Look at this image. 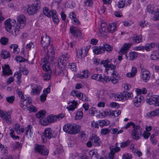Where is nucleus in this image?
<instances>
[{"mask_svg":"<svg viewBox=\"0 0 159 159\" xmlns=\"http://www.w3.org/2000/svg\"><path fill=\"white\" fill-rule=\"evenodd\" d=\"M63 130L69 134H75L80 131V126L76 124H67L63 127Z\"/></svg>","mask_w":159,"mask_h":159,"instance_id":"f257e3e1","label":"nucleus"},{"mask_svg":"<svg viewBox=\"0 0 159 159\" xmlns=\"http://www.w3.org/2000/svg\"><path fill=\"white\" fill-rule=\"evenodd\" d=\"M43 14L49 18L52 17L53 22L57 24L59 22L57 13L55 10H49L47 7H44L43 9Z\"/></svg>","mask_w":159,"mask_h":159,"instance_id":"f03ea898","label":"nucleus"},{"mask_svg":"<svg viewBox=\"0 0 159 159\" xmlns=\"http://www.w3.org/2000/svg\"><path fill=\"white\" fill-rule=\"evenodd\" d=\"M50 39L46 33H43L41 37L40 43L41 44L44 51L47 49L48 46L50 44Z\"/></svg>","mask_w":159,"mask_h":159,"instance_id":"7ed1b4c3","label":"nucleus"},{"mask_svg":"<svg viewBox=\"0 0 159 159\" xmlns=\"http://www.w3.org/2000/svg\"><path fill=\"white\" fill-rule=\"evenodd\" d=\"M52 130L50 128L46 129L43 133V135L42 136V142L46 143L47 141V139H50L52 138L55 137L56 135H53L52 133Z\"/></svg>","mask_w":159,"mask_h":159,"instance_id":"20e7f679","label":"nucleus"},{"mask_svg":"<svg viewBox=\"0 0 159 159\" xmlns=\"http://www.w3.org/2000/svg\"><path fill=\"white\" fill-rule=\"evenodd\" d=\"M146 102L150 105L153 104L156 106H159V95L151 96L150 98L146 99Z\"/></svg>","mask_w":159,"mask_h":159,"instance_id":"39448f33","label":"nucleus"},{"mask_svg":"<svg viewBox=\"0 0 159 159\" xmlns=\"http://www.w3.org/2000/svg\"><path fill=\"white\" fill-rule=\"evenodd\" d=\"M133 128L134 129L132 132V135L133 138L135 139H139V135H142V129L140 128L139 126L135 125Z\"/></svg>","mask_w":159,"mask_h":159,"instance_id":"423d86ee","label":"nucleus"},{"mask_svg":"<svg viewBox=\"0 0 159 159\" xmlns=\"http://www.w3.org/2000/svg\"><path fill=\"white\" fill-rule=\"evenodd\" d=\"M71 95L73 97H76L83 101H88V98L86 95L80 93L78 90H74L71 93Z\"/></svg>","mask_w":159,"mask_h":159,"instance_id":"0eeeda50","label":"nucleus"},{"mask_svg":"<svg viewBox=\"0 0 159 159\" xmlns=\"http://www.w3.org/2000/svg\"><path fill=\"white\" fill-rule=\"evenodd\" d=\"M0 116L2 119L7 124H11V119L10 116L7 112L2 111L0 109Z\"/></svg>","mask_w":159,"mask_h":159,"instance_id":"6e6552de","label":"nucleus"},{"mask_svg":"<svg viewBox=\"0 0 159 159\" xmlns=\"http://www.w3.org/2000/svg\"><path fill=\"white\" fill-rule=\"evenodd\" d=\"M16 23V21L14 20H11L10 19L7 20L5 22V28L6 30L10 32L12 27H14V26Z\"/></svg>","mask_w":159,"mask_h":159,"instance_id":"1a4fd4ad","label":"nucleus"},{"mask_svg":"<svg viewBox=\"0 0 159 159\" xmlns=\"http://www.w3.org/2000/svg\"><path fill=\"white\" fill-rule=\"evenodd\" d=\"M142 79L143 82H148L150 78V72L149 70L146 69H142L141 71Z\"/></svg>","mask_w":159,"mask_h":159,"instance_id":"9d476101","label":"nucleus"},{"mask_svg":"<svg viewBox=\"0 0 159 159\" xmlns=\"http://www.w3.org/2000/svg\"><path fill=\"white\" fill-rule=\"evenodd\" d=\"M26 13L30 15L35 14L38 10V6L35 5L34 4L28 5Z\"/></svg>","mask_w":159,"mask_h":159,"instance_id":"9b49d317","label":"nucleus"},{"mask_svg":"<svg viewBox=\"0 0 159 159\" xmlns=\"http://www.w3.org/2000/svg\"><path fill=\"white\" fill-rule=\"evenodd\" d=\"M89 140H91L93 145L94 146H99L101 143L100 138L95 134L92 135L89 138Z\"/></svg>","mask_w":159,"mask_h":159,"instance_id":"f8f14e48","label":"nucleus"},{"mask_svg":"<svg viewBox=\"0 0 159 159\" xmlns=\"http://www.w3.org/2000/svg\"><path fill=\"white\" fill-rule=\"evenodd\" d=\"M17 25L20 26L21 28H23L26 23V18L22 14L18 16L17 17Z\"/></svg>","mask_w":159,"mask_h":159,"instance_id":"ddd939ff","label":"nucleus"},{"mask_svg":"<svg viewBox=\"0 0 159 159\" xmlns=\"http://www.w3.org/2000/svg\"><path fill=\"white\" fill-rule=\"evenodd\" d=\"M147 11L149 13L152 14H155V16L153 17V19L155 21L159 20V10H157V12H155L153 11V7L149 5L147 7Z\"/></svg>","mask_w":159,"mask_h":159,"instance_id":"4468645a","label":"nucleus"},{"mask_svg":"<svg viewBox=\"0 0 159 159\" xmlns=\"http://www.w3.org/2000/svg\"><path fill=\"white\" fill-rule=\"evenodd\" d=\"M111 81L113 84H116L118 83V80L113 76L112 77H109L108 76H104L103 77L102 76L101 81L102 82H105L106 83H109Z\"/></svg>","mask_w":159,"mask_h":159,"instance_id":"2eb2a0df","label":"nucleus"},{"mask_svg":"<svg viewBox=\"0 0 159 159\" xmlns=\"http://www.w3.org/2000/svg\"><path fill=\"white\" fill-rule=\"evenodd\" d=\"M2 67V74L5 77L12 75V70L10 68V66L8 65L5 64Z\"/></svg>","mask_w":159,"mask_h":159,"instance_id":"dca6fc26","label":"nucleus"},{"mask_svg":"<svg viewBox=\"0 0 159 159\" xmlns=\"http://www.w3.org/2000/svg\"><path fill=\"white\" fill-rule=\"evenodd\" d=\"M51 91L50 86L49 85L46 89L43 90V93L40 95V102H44L46 100L47 94Z\"/></svg>","mask_w":159,"mask_h":159,"instance_id":"f3484780","label":"nucleus"},{"mask_svg":"<svg viewBox=\"0 0 159 159\" xmlns=\"http://www.w3.org/2000/svg\"><path fill=\"white\" fill-rule=\"evenodd\" d=\"M70 57V56L67 54H65L60 57L58 60V66L60 65L61 66V65L63 66L64 64L65 63L66 61L68 60Z\"/></svg>","mask_w":159,"mask_h":159,"instance_id":"a211bd4d","label":"nucleus"},{"mask_svg":"<svg viewBox=\"0 0 159 159\" xmlns=\"http://www.w3.org/2000/svg\"><path fill=\"white\" fill-rule=\"evenodd\" d=\"M101 45V47L103 50V53L105 52V51L110 52L113 49L112 46L106 43H104Z\"/></svg>","mask_w":159,"mask_h":159,"instance_id":"6ab92c4d","label":"nucleus"},{"mask_svg":"<svg viewBox=\"0 0 159 159\" xmlns=\"http://www.w3.org/2000/svg\"><path fill=\"white\" fill-rule=\"evenodd\" d=\"M143 97L140 95H138L134 99V105L137 107H139L142 101L143 100Z\"/></svg>","mask_w":159,"mask_h":159,"instance_id":"aec40b11","label":"nucleus"},{"mask_svg":"<svg viewBox=\"0 0 159 159\" xmlns=\"http://www.w3.org/2000/svg\"><path fill=\"white\" fill-rule=\"evenodd\" d=\"M154 47H156L157 49L158 50H159V44L151 43L149 44H147L144 47V49L146 51H150Z\"/></svg>","mask_w":159,"mask_h":159,"instance_id":"412c9836","label":"nucleus"},{"mask_svg":"<svg viewBox=\"0 0 159 159\" xmlns=\"http://www.w3.org/2000/svg\"><path fill=\"white\" fill-rule=\"evenodd\" d=\"M70 32L75 37H77L81 35V32L77 28L75 27H71L70 28Z\"/></svg>","mask_w":159,"mask_h":159,"instance_id":"4be33fe9","label":"nucleus"},{"mask_svg":"<svg viewBox=\"0 0 159 159\" xmlns=\"http://www.w3.org/2000/svg\"><path fill=\"white\" fill-rule=\"evenodd\" d=\"M131 45L132 44L131 43H125L124 44L123 47L120 50L121 54L127 53L128 50Z\"/></svg>","mask_w":159,"mask_h":159,"instance_id":"5701e85b","label":"nucleus"},{"mask_svg":"<svg viewBox=\"0 0 159 159\" xmlns=\"http://www.w3.org/2000/svg\"><path fill=\"white\" fill-rule=\"evenodd\" d=\"M69 105L67 107V108L69 110L73 111L77 108L78 103L75 100H73L70 102V104L69 103Z\"/></svg>","mask_w":159,"mask_h":159,"instance_id":"b1692460","label":"nucleus"},{"mask_svg":"<svg viewBox=\"0 0 159 159\" xmlns=\"http://www.w3.org/2000/svg\"><path fill=\"white\" fill-rule=\"evenodd\" d=\"M54 49L52 45L51 46V48L49 49V51L48 50L47 53V56L46 57L48 59L49 57H54Z\"/></svg>","mask_w":159,"mask_h":159,"instance_id":"393cba45","label":"nucleus"},{"mask_svg":"<svg viewBox=\"0 0 159 159\" xmlns=\"http://www.w3.org/2000/svg\"><path fill=\"white\" fill-rule=\"evenodd\" d=\"M43 61V64L42 65L43 70L45 71H49L51 72L49 63L47 61Z\"/></svg>","mask_w":159,"mask_h":159,"instance_id":"a878e982","label":"nucleus"},{"mask_svg":"<svg viewBox=\"0 0 159 159\" xmlns=\"http://www.w3.org/2000/svg\"><path fill=\"white\" fill-rule=\"evenodd\" d=\"M31 86L32 87V90L31 93V94L36 95L39 93V87L35 84L32 85Z\"/></svg>","mask_w":159,"mask_h":159,"instance_id":"bb28decb","label":"nucleus"},{"mask_svg":"<svg viewBox=\"0 0 159 159\" xmlns=\"http://www.w3.org/2000/svg\"><path fill=\"white\" fill-rule=\"evenodd\" d=\"M138 53L134 51L131 52L129 54V60L130 61H133L136 59L138 57Z\"/></svg>","mask_w":159,"mask_h":159,"instance_id":"cd10ccee","label":"nucleus"},{"mask_svg":"<svg viewBox=\"0 0 159 159\" xmlns=\"http://www.w3.org/2000/svg\"><path fill=\"white\" fill-rule=\"evenodd\" d=\"M93 51L94 53L97 55L103 53V50L101 47V44L99 47H95Z\"/></svg>","mask_w":159,"mask_h":159,"instance_id":"c85d7f7f","label":"nucleus"},{"mask_svg":"<svg viewBox=\"0 0 159 159\" xmlns=\"http://www.w3.org/2000/svg\"><path fill=\"white\" fill-rule=\"evenodd\" d=\"M48 152L49 151L45 146L43 145H40V154L47 155Z\"/></svg>","mask_w":159,"mask_h":159,"instance_id":"c756f323","label":"nucleus"},{"mask_svg":"<svg viewBox=\"0 0 159 159\" xmlns=\"http://www.w3.org/2000/svg\"><path fill=\"white\" fill-rule=\"evenodd\" d=\"M0 56L3 59H5L10 56V54L8 51L3 50L2 51Z\"/></svg>","mask_w":159,"mask_h":159,"instance_id":"7c9ffc66","label":"nucleus"},{"mask_svg":"<svg viewBox=\"0 0 159 159\" xmlns=\"http://www.w3.org/2000/svg\"><path fill=\"white\" fill-rule=\"evenodd\" d=\"M133 40L135 43H139L142 41V36H138L137 34H135L133 36Z\"/></svg>","mask_w":159,"mask_h":159,"instance_id":"2f4dec72","label":"nucleus"},{"mask_svg":"<svg viewBox=\"0 0 159 159\" xmlns=\"http://www.w3.org/2000/svg\"><path fill=\"white\" fill-rule=\"evenodd\" d=\"M89 76L88 71L87 70H84L82 71V74H78L77 75V77L80 79L87 78Z\"/></svg>","mask_w":159,"mask_h":159,"instance_id":"473e14b6","label":"nucleus"},{"mask_svg":"<svg viewBox=\"0 0 159 159\" xmlns=\"http://www.w3.org/2000/svg\"><path fill=\"white\" fill-rule=\"evenodd\" d=\"M116 68V66L115 65L112 64H110L107 65V66L106 67V68H105V70L107 74H108L110 72V70H112V71L115 70Z\"/></svg>","mask_w":159,"mask_h":159,"instance_id":"72a5a7b5","label":"nucleus"},{"mask_svg":"<svg viewBox=\"0 0 159 159\" xmlns=\"http://www.w3.org/2000/svg\"><path fill=\"white\" fill-rule=\"evenodd\" d=\"M112 111H111L109 109H107L100 113V114L102 116H112Z\"/></svg>","mask_w":159,"mask_h":159,"instance_id":"f704fd0d","label":"nucleus"},{"mask_svg":"<svg viewBox=\"0 0 159 159\" xmlns=\"http://www.w3.org/2000/svg\"><path fill=\"white\" fill-rule=\"evenodd\" d=\"M21 29L20 26L17 25L15 29H14V31L12 32V34L13 36H16L18 34H19L20 33V29Z\"/></svg>","mask_w":159,"mask_h":159,"instance_id":"c9c22d12","label":"nucleus"},{"mask_svg":"<svg viewBox=\"0 0 159 159\" xmlns=\"http://www.w3.org/2000/svg\"><path fill=\"white\" fill-rule=\"evenodd\" d=\"M111 147H113L112 146H111L110 147L111 151L108 154V157L109 159H114V155L116 152H117L115 151L113 149H111Z\"/></svg>","mask_w":159,"mask_h":159,"instance_id":"e433bc0d","label":"nucleus"},{"mask_svg":"<svg viewBox=\"0 0 159 159\" xmlns=\"http://www.w3.org/2000/svg\"><path fill=\"white\" fill-rule=\"evenodd\" d=\"M116 29V25L115 23L110 24L108 27L109 31L110 33H113Z\"/></svg>","mask_w":159,"mask_h":159,"instance_id":"4c0bfd02","label":"nucleus"},{"mask_svg":"<svg viewBox=\"0 0 159 159\" xmlns=\"http://www.w3.org/2000/svg\"><path fill=\"white\" fill-rule=\"evenodd\" d=\"M127 5V3L125 2V0H121L118 2V7L119 8H121Z\"/></svg>","mask_w":159,"mask_h":159,"instance_id":"58836bf2","label":"nucleus"},{"mask_svg":"<svg viewBox=\"0 0 159 159\" xmlns=\"http://www.w3.org/2000/svg\"><path fill=\"white\" fill-rule=\"evenodd\" d=\"M77 56L78 58L82 59L83 57H84L85 56H84V53L83 52L82 49L80 48L78 49L76 51Z\"/></svg>","mask_w":159,"mask_h":159,"instance_id":"ea45409f","label":"nucleus"},{"mask_svg":"<svg viewBox=\"0 0 159 159\" xmlns=\"http://www.w3.org/2000/svg\"><path fill=\"white\" fill-rule=\"evenodd\" d=\"M14 75L17 78V82L19 84H20L21 83V73L20 72H16L15 73Z\"/></svg>","mask_w":159,"mask_h":159,"instance_id":"a19ab883","label":"nucleus"},{"mask_svg":"<svg viewBox=\"0 0 159 159\" xmlns=\"http://www.w3.org/2000/svg\"><path fill=\"white\" fill-rule=\"evenodd\" d=\"M102 76L101 74H95L92 76V78L97 81H101Z\"/></svg>","mask_w":159,"mask_h":159,"instance_id":"79ce46f5","label":"nucleus"},{"mask_svg":"<svg viewBox=\"0 0 159 159\" xmlns=\"http://www.w3.org/2000/svg\"><path fill=\"white\" fill-rule=\"evenodd\" d=\"M123 97H123L122 94L120 93L116 94L114 96L115 100L117 101L124 100Z\"/></svg>","mask_w":159,"mask_h":159,"instance_id":"37998d69","label":"nucleus"},{"mask_svg":"<svg viewBox=\"0 0 159 159\" xmlns=\"http://www.w3.org/2000/svg\"><path fill=\"white\" fill-rule=\"evenodd\" d=\"M83 116V113L81 110L78 111L76 113L75 117L76 120H79L82 119Z\"/></svg>","mask_w":159,"mask_h":159,"instance_id":"c03bdc74","label":"nucleus"},{"mask_svg":"<svg viewBox=\"0 0 159 159\" xmlns=\"http://www.w3.org/2000/svg\"><path fill=\"white\" fill-rule=\"evenodd\" d=\"M131 95H132L131 92H128L127 91H124L122 94L124 100L129 98L131 97Z\"/></svg>","mask_w":159,"mask_h":159,"instance_id":"a18cd8bd","label":"nucleus"},{"mask_svg":"<svg viewBox=\"0 0 159 159\" xmlns=\"http://www.w3.org/2000/svg\"><path fill=\"white\" fill-rule=\"evenodd\" d=\"M47 119L50 123H53L57 121L56 117L55 116L50 115L47 117Z\"/></svg>","mask_w":159,"mask_h":159,"instance_id":"49530a36","label":"nucleus"},{"mask_svg":"<svg viewBox=\"0 0 159 159\" xmlns=\"http://www.w3.org/2000/svg\"><path fill=\"white\" fill-rule=\"evenodd\" d=\"M18 46L16 44H12L10 45V48L13 49V52L15 54L18 53L17 50Z\"/></svg>","mask_w":159,"mask_h":159,"instance_id":"de8ad7c7","label":"nucleus"},{"mask_svg":"<svg viewBox=\"0 0 159 159\" xmlns=\"http://www.w3.org/2000/svg\"><path fill=\"white\" fill-rule=\"evenodd\" d=\"M11 132L10 133V136L14 140H16L19 139V137L18 136H16L15 135L14 131L12 129H10Z\"/></svg>","mask_w":159,"mask_h":159,"instance_id":"09e8293b","label":"nucleus"},{"mask_svg":"<svg viewBox=\"0 0 159 159\" xmlns=\"http://www.w3.org/2000/svg\"><path fill=\"white\" fill-rule=\"evenodd\" d=\"M23 103H24L25 101H26L24 104H25L28 106L30 105L32 103V100L31 98L30 97H27L25 99L24 98V99H23Z\"/></svg>","mask_w":159,"mask_h":159,"instance_id":"8fccbe9b","label":"nucleus"},{"mask_svg":"<svg viewBox=\"0 0 159 159\" xmlns=\"http://www.w3.org/2000/svg\"><path fill=\"white\" fill-rule=\"evenodd\" d=\"M16 93L19 98L21 99H24V93L19 89H16Z\"/></svg>","mask_w":159,"mask_h":159,"instance_id":"3c124183","label":"nucleus"},{"mask_svg":"<svg viewBox=\"0 0 159 159\" xmlns=\"http://www.w3.org/2000/svg\"><path fill=\"white\" fill-rule=\"evenodd\" d=\"M130 141L129 140H127V141L121 143H120V147L121 148H123L128 146L130 143Z\"/></svg>","mask_w":159,"mask_h":159,"instance_id":"603ef678","label":"nucleus"},{"mask_svg":"<svg viewBox=\"0 0 159 159\" xmlns=\"http://www.w3.org/2000/svg\"><path fill=\"white\" fill-rule=\"evenodd\" d=\"M42 119H40V124L41 125L43 126H46L50 124L47 118L42 120H41Z\"/></svg>","mask_w":159,"mask_h":159,"instance_id":"864d4df0","label":"nucleus"},{"mask_svg":"<svg viewBox=\"0 0 159 159\" xmlns=\"http://www.w3.org/2000/svg\"><path fill=\"white\" fill-rule=\"evenodd\" d=\"M16 59L17 61H18L19 62H25L28 60L27 59L23 58L21 56H17L16 58Z\"/></svg>","mask_w":159,"mask_h":159,"instance_id":"5fc2aeb1","label":"nucleus"},{"mask_svg":"<svg viewBox=\"0 0 159 159\" xmlns=\"http://www.w3.org/2000/svg\"><path fill=\"white\" fill-rule=\"evenodd\" d=\"M7 101L9 103H12L14 101L15 97L14 96L7 97L6 98Z\"/></svg>","mask_w":159,"mask_h":159,"instance_id":"6e6d98bb","label":"nucleus"},{"mask_svg":"<svg viewBox=\"0 0 159 159\" xmlns=\"http://www.w3.org/2000/svg\"><path fill=\"white\" fill-rule=\"evenodd\" d=\"M121 111L119 110L112 111V116L114 117L118 116L121 113Z\"/></svg>","mask_w":159,"mask_h":159,"instance_id":"4d7b16f0","label":"nucleus"},{"mask_svg":"<svg viewBox=\"0 0 159 159\" xmlns=\"http://www.w3.org/2000/svg\"><path fill=\"white\" fill-rule=\"evenodd\" d=\"M8 41V39L4 37L1 38L0 40V42L3 45H6L7 44Z\"/></svg>","mask_w":159,"mask_h":159,"instance_id":"13d9d810","label":"nucleus"},{"mask_svg":"<svg viewBox=\"0 0 159 159\" xmlns=\"http://www.w3.org/2000/svg\"><path fill=\"white\" fill-rule=\"evenodd\" d=\"M32 128V126L30 125H29L27 126V127L25 128V134L28 135L29 134L30 135L32 134L31 133V129Z\"/></svg>","mask_w":159,"mask_h":159,"instance_id":"bf43d9fd","label":"nucleus"},{"mask_svg":"<svg viewBox=\"0 0 159 159\" xmlns=\"http://www.w3.org/2000/svg\"><path fill=\"white\" fill-rule=\"evenodd\" d=\"M14 129L18 134H20V126L19 124H16Z\"/></svg>","mask_w":159,"mask_h":159,"instance_id":"052dcab7","label":"nucleus"},{"mask_svg":"<svg viewBox=\"0 0 159 159\" xmlns=\"http://www.w3.org/2000/svg\"><path fill=\"white\" fill-rule=\"evenodd\" d=\"M101 26V28L100 30H101L102 32L105 33L109 32L108 28L105 25H104L103 24H102Z\"/></svg>","mask_w":159,"mask_h":159,"instance_id":"680f3d73","label":"nucleus"},{"mask_svg":"<svg viewBox=\"0 0 159 159\" xmlns=\"http://www.w3.org/2000/svg\"><path fill=\"white\" fill-rule=\"evenodd\" d=\"M104 91L103 90H99L98 92L97 96L98 98L102 99L104 98Z\"/></svg>","mask_w":159,"mask_h":159,"instance_id":"e2e57ef3","label":"nucleus"},{"mask_svg":"<svg viewBox=\"0 0 159 159\" xmlns=\"http://www.w3.org/2000/svg\"><path fill=\"white\" fill-rule=\"evenodd\" d=\"M22 143L19 142H16V144H15L13 146V149L16 150L21 148L22 147Z\"/></svg>","mask_w":159,"mask_h":159,"instance_id":"0e129e2a","label":"nucleus"},{"mask_svg":"<svg viewBox=\"0 0 159 159\" xmlns=\"http://www.w3.org/2000/svg\"><path fill=\"white\" fill-rule=\"evenodd\" d=\"M30 112H35L37 111V108L33 105H31L29 107L28 110Z\"/></svg>","mask_w":159,"mask_h":159,"instance_id":"69168bd1","label":"nucleus"},{"mask_svg":"<svg viewBox=\"0 0 159 159\" xmlns=\"http://www.w3.org/2000/svg\"><path fill=\"white\" fill-rule=\"evenodd\" d=\"M69 68L73 71H75L76 69V66L75 63H69Z\"/></svg>","mask_w":159,"mask_h":159,"instance_id":"338daca9","label":"nucleus"},{"mask_svg":"<svg viewBox=\"0 0 159 159\" xmlns=\"http://www.w3.org/2000/svg\"><path fill=\"white\" fill-rule=\"evenodd\" d=\"M132 155L129 153H126L122 156V159H132Z\"/></svg>","mask_w":159,"mask_h":159,"instance_id":"774afa93","label":"nucleus"}]
</instances>
